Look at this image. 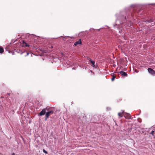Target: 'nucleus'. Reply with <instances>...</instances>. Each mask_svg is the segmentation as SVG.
Returning a JSON list of instances; mask_svg holds the SVG:
<instances>
[{
  "instance_id": "1",
  "label": "nucleus",
  "mask_w": 155,
  "mask_h": 155,
  "mask_svg": "<svg viewBox=\"0 0 155 155\" xmlns=\"http://www.w3.org/2000/svg\"><path fill=\"white\" fill-rule=\"evenodd\" d=\"M54 112V111L53 110H51L48 112H46L45 114V120H46Z\"/></svg>"
},
{
  "instance_id": "2",
  "label": "nucleus",
  "mask_w": 155,
  "mask_h": 155,
  "mask_svg": "<svg viewBox=\"0 0 155 155\" xmlns=\"http://www.w3.org/2000/svg\"><path fill=\"white\" fill-rule=\"evenodd\" d=\"M46 109H43L39 113L38 115L40 116L44 115L46 113Z\"/></svg>"
},
{
  "instance_id": "3",
  "label": "nucleus",
  "mask_w": 155,
  "mask_h": 155,
  "mask_svg": "<svg viewBox=\"0 0 155 155\" xmlns=\"http://www.w3.org/2000/svg\"><path fill=\"white\" fill-rule=\"evenodd\" d=\"M148 71L149 73L151 74H155V71L152 69L150 68H148Z\"/></svg>"
},
{
  "instance_id": "4",
  "label": "nucleus",
  "mask_w": 155,
  "mask_h": 155,
  "mask_svg": "<svg viewBox=\"0 0 155 155\" xmlns=\"http://www.w3.org/2000/svg\"><path fill=\"white\" fill-rule=\"evenodd\" d=\"M120 73L122 76H127V73L123 71H121L120 72Z\"/></svg>"
},
{
  "instance_id": "5",
  "label": "nucleus",
  "mask_w": 155,
  "mask_h": 155,
  "mask_svg": "<svg viewBox=\"0 0 155 155\" xmlns=\"http://www.w3.org/2000/svg\"><path fill=\"white\" fill-rule=\"evenodd\" d=\"M81 43V40L80 39L78 41H77L76 42H75L74 43V45H75L77 46L78 45L80 44Z\"/></svg>"
},
{
  "instance_id": "6",
  "label": "nucleus",
  "mask_w": 155,
  "mask_h": 155,
  "mask_svg": "<svg viewBox=\"0 0 155 155\" xmlns=\"http://www.w3.org/2000/svg\"><path fill=\"white\" fill-rule=\"evenodd\" d=\"M22 46L24 47H29V45H27V43L25 42L24 41H23Z\"/></svg>"
},
{
  "instance_id": "7",
  "label": "nucleus",
  "mask_w": 155,
  "mask_h": 155,
  "mask_svg": "<svg viewBox=\"0 0 155 155\" xmlns=\"http://www.w3.org/2000/svg\"><path fill=\"white\" fill-rule=\"evenodd\" d=\"M123 112H124V111H123L122 112H120V113H118V115L119 117H121L123 116Z\"/></svg>"
},
{
  "instance_id": "8",
  "label": "nucleus",
  "mask_w": 155,
  "mask_h": 155,
  "mask_svg": "<svg viewBox=\"0 0 155 155\" xmlns=\"http://www.w3.org/2000/svg\"><path fill=\"white\" fill-rule=\"evenodd\" d=\"M90 62L92 64V66L93 67H94V64H95V61H92V60H90Z\"/></svg>"
},
{
  "instance_id": "9",
  "label": "nucleus",
  "mask_w": 155,
  "mask_h": 155,
  "mask_svg": "<svg viewBox=\"0 0 155 155\" xmlns=\"http://www.w3.org/2000/svg\"><path fill=\"white\" fill-rule=\"evenodd\" d=\"M4 51V50L2 48H0V53H2Z\"/></svg>"
},
{
  "instance_id": "10",
  "label": "nucleus",
  "mask_w": 155,
  "mask_h": 155,
  "mask_svg": "<svg viewBox=\"0 0 155 155\" xmlns=\"http://www.w3.org/2000/svg\"><path fill=\"white\" fill-rule=\"evenodd\" d=\"M115 76H114V75H113V76L112 78H111V80L112 81H113L114 80V79H115Z\"/></svg>"
},
{
  "instance_id": "11",
  "label": "nucleus",
  "mask_w": 155,
  "mask_h": 155,
  "mask_svg": "<svg viewBox=\"0 0 155 155\" xmlns=\"http://www.w3.org/2000/svg\"><path fill=\"white\" fill-rule=\"evenodd\" d=\"M43 152L45 153H46V154H47L48 153V152L47 151H46L45 149H43Z\"/></svg>"
},
{
  "instance_id": "12",
  "label": "nucleus",
  "mask_w": 155,
  "mask_h": 155,
  "mask_svg": "<svg viewBox=\"0 0 155 155\" xmlns=\"http://www.w3.org/2000/svg\"><path fill=\"white\" fill-rule=\"evenodd\" d=\"M130 117V115L129 114H127V117H126V118H129V117Z\"/></svg>"
},
{
  "instance_id": "13",
  "label": "nucleus",
  "mask_w": 155,
  "mask_h": 155,
  "mask_svg": "<svg viewBox=\"0 0 155 155\" xmlns=\"http://www.w3.org/2000/svg\"><path fill=\"white\" fill-rule=\"evenodd\" d=\"M154 131L153 130L151 132L150 134L153 135L154 134Z\"/></svg>"
},
{
  "instance_id": "14",
  "label": "nucleus",
  "mask_w": 155,
  "mask_h": 155,
  "mask_svg": "<svg viewBox=\"0 0 155 155\" xmlns=\"http://www.w3.org/2000/svg\"><path fill=\"white\" fill-rule=\"evenodd\" d=\"M12 155H15V154L14 153H13Z\"/></svg>"
},
{
  "instance_id": "15",
  "label": "nucleus",
  "mask_w": 155,
  "mask_h": 155,
  "mask_svg": "<svg viewBox=\"0 0 155 155\" xmlns=\"http://www.w3.org/2000/svg\"><path fill=\"white\" fill-rule=\"evenodd\" d=\"M28 54H29V53H27V55H28Z\"/></svg>"
},
{
  "instance_id": "16",
  "label": "nucleus",
  "mask_w": 155,
  "mask_h": 155,
  "mask_svg": "<svg viewBox=\"0 0 155 155\" xmlns=\"http://www.w3.org/2000/svg\"><path fill=\"white\" fill-rule=\"evenodd\" d=\"M32 36V37H34V35Z\"/></svg>"
}]
</instances>
